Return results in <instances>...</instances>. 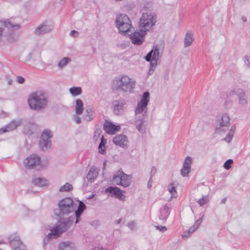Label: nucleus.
<instances>
[{
  "mask_svg": "<svg viewBox=\"0 0 250 250\" xmlns=\"http://www.w3.org/2000/svg\"><path fill=\"white\" fill-rule=\"evenodd\" d=\"M230 126V118L227 114H223L220 118L217 119L214 133L216 134H224L227 131L229 130L228 133L226 137L222 140L229 143L231 142L236 129V125H233L229 129Z\"/></svg>",
  "mask_w": 250,
  "mask_h": 250,
  "instance_id": "nucleus-1",
  "label": "nucleus"
},
{
  "mask_svg": "<svg viewBox=\"0 0 250 250\" xmlns=\"http://www.w3.org/2000/svg\"><path fill=\"white\" fill-rule=\"evenodd\" d=\"M83 211L80 210L78 208L75 211V215L72 218L70 217L67 222L59 221L58 224L50 230V232L47 234L46 238L43 241V245H46L45 240H50L52 238H56L60 236L63 232L65 231L68 228L70 224V222H73L76 217L75 223H77L79 221V218Z\"/></svg>",
  "mask_w": 250,
  "mask_h": 250,
  "instance_id": "nucleus-2",
  "label": "nucleus"
},
{
  "mask_svg": "<svg viewBox=\"0 0 250 250\" xmlns=\"http://www.w3.org/2000/svg\"><path fill=\"white\" fill-rule=\"evenodd\" d=\"M135 82L127 76L115 78L112 82L113 90L131 93L135 87Z\"/></svg>",
  "mask_w": 250,
  "mask_h": 250,
  "instance_id": "nucleus-3",
  "label": "nucleus"
},
{
  "mask_svg": "<svg viewBox=\"0 0 250 250\" xmlns=\"http://www.w3.org/2000/svg\"><path fill=\"white\" fill-rule=\"evenodd\" d=\"M28 103L31 109L40 110L45 108L47 100L42 92L36 91L29 95Z\"/></svg>",
  "mask_w": 250,
  "mask_h": 250,
  "instance_id": "nucleus-4",
  "label": "nucleus"
},
{
  "mask_svg": "<svg viewBox=\"0 0 250 250\" xmlns=\"http://www.w3.org/2000/svg\"><path fill=\"white\" fill-rule=\"evenodd\" d=\"M58 206V209L54 210V214L60 218L68 215L73 212L75 209L73 201L69 197H65L60 200Z\"/></svg>",
  "mask_w": 250,
  "mask_h": 250,
  "instance_id": "nucleus-5",
  "label": "nucleus"
},
{
  "mask_svg": "<svg viewBox=\"0 0 250 250\" xmlns=\"http://www.w3.org/2000/svg\"><path fill=\"white\" fill-rule=\"evenodd\" d=\"M156 16L152 14L146 13L142 14L140 18L138 27L141 32H147L155 25Z\"/></svg>",
  "mask_w": 250,
  "mask_h": 250,
  "instance_id": "nucleus-6",
  "label": "nucleus"
},
{
  "mask_svg": "<svg viewBox=\"0 0 250 250\" xmlns=\"http://www.w3.org/2000/svg\"><path fill=\"white\" fill-rule=\"evenodd\" d=\"M131 21L126 15L121 14L117 16L115 23L119 32L123 35H129L130 29L132 28Z\"/></svg>",
  "mask_w": 250,
  "mask_h": 250,
  "instance_id": "nucleus-7",
  "label": "nucleus"
},
{
  "mask_svg": "<svg viewBox=\"0 0 250 250\" xmlns=\"http://www.w3.org/2000/svg\"><path fill=\"white\" fill-rule=\"evenodd\" d=\"M131 177L129 175L125 173L122 169L115 173L113 177V182L116 185L127 188L131 184Z\"/></svg>",
  "mask_w": 250,
  "mask_h": 250,
  "instance_id": "nucleus-8",
  "label": "nucleus"
},
{
  "mask_svg": "<svg viewBox=\"0 0 250 250\" xmlns=\"http://www.w3.org/2000/svg\"><path fill=\"white\" fill-rule=\"evenodd\" d=\"M52 137L53 133L49 129H46L42 132L39 144L41 150L45 151L51 147Z\"/></svg>",
  "mask_w": 250,
  "mask_h": 250,
  "instance_id": "nucleus-9",
  "label": "nucleus"
},
{
  "mask_svg": "<svg viewBox=\"0 0 250 250\" xmlns=\"http://www.w3.org/2000/svg\"><path fill=\"white\" fill-rule=\"evenodd\" d=\"M26 157L23 160V164L26 168H34L37 167H42L47 165V160L46 157Z\"/></svg>",
  "mask_w": 250,
  "mask_h": 250,
  "instance_id": "nucleus-10",
  "label": "nucleus"
},
{
  "mask_svg": "<svg viewBox=\"0 0 250 250\" xmlns=\"http://www.w3.org/2000/svg\"><path fill=\"white\" fill-rule=\"evenodd\" d=\"M146 32L141 31H135L131 34H129L130 36V40L133 44L140 45L144 42V38L146 34Z\"/></svg>",
  "mask_w": 250,
  "mask_h": 250,
  "instance_id": "nucleus-11",
  "label": "nucleus"
},
{
  "mask_svg": "<svg viewBox=\"0 0 250 250\" xmlns=\"http://www.w3.org/2000/svg\"><path fill=\"white\" fill-rule=\"evenodd\" d=\"M105 192L120 200L124 201L125 199V196L123 194L124 191L117 187H109L105 189Z\"/></svg>",
  "mask_w": 250,
  "mask_h": 250,
  "instance_id": "nucleus-12",
  "label": "nucleus"
},
{
  "mask_svg": "<svg viewBox=\"0 0 250 250\" xmlns=\"http://www.w3.org/2000/svg\"><path fill=\"white\" fill-rule=\"evenodd\" d=\"M53 29V26L44 22L39 25L35 29V34L37 35H43L50 32Z\"/></svg>",
  "mask_w": 250,
  "mask_h": 250,
  "instance_id": "nucleus-13",
  "label": "nucleus"
},
{
  "mask_svg": "<svg viewBox=\"0 0 250 250\" xmlns=\"http://www.w3.org/2000/svg\"><path fill=\"white\" fill-rule=\"evenodd\" d=\"M126 102L124 99L115 100L112 102L113 111L116 115H120L125 108Z\"/></svg>",
  "mask_w": 250,
  "mask_h": 250,
  "instance_id": "nucleus-14",
  "label": "nucleus"
},
{
  "mask_svg": "<svg viewBox=\"0 0 250 250\" xmlns=\"http://www.w3.org/2000/svg\"><path fill=\"white\" fill-rule=\"evenodd\" d=\"M191 157H186L180 171L183 177H187L191 169Z\"/></svg>",
  "mask_w": 250,
  "mask_h": 250,
  "instance_id": "nucleus-15",
  "label": "nucleus"
},
{
  "mask_svg": "<svg viewBox=\"0 0 250 250\" xmlns=\"http://www.w3.org/2000/svg\"><path fill=\"white\" fill-rule=\"evenodd\" d=\"M171 211L170 204H166L163 206L159 210V219L162 221H166L168 218Z\"/></svg>",
  "mask_w": 250,
  "mask_h": 250,
  "instance_id": "nucleus-16",
  "label": "nucleus"
},
{
  "mask_svg": "<svg viewBox=\"0 0 250 250\" xmlns=\"http://www.w3.org/2000/svg\"><path fill=\"white\" fill-rule=\"evenodd\" d=\"M113 142L116 145L124 147L128 144L127 137L123 134L117 135L113 138Z\"/></svg>",
  "mask_w": 250,
  "mask_h": 250,
  "instance_id": "nucleus-17",
  "label": "nucleus"
},
{
  "mask_svg": "<svg viewBox=\"0 0 250 250\" xmlns=\"http://www.w3.org/2000/svg\"><path fill=\"white\" fill-rule=\"evenodd\" d=\"M21 124V120H13L5 128L0 129V134L15 129Z\"/></svg>",
  "mask_w": 250,
  "mask_h": 250,
  "instance_id": "nucleus-18",
  "label": "nucleus"
},
{
  "mask_svg": "<svg viewBox=\"0 0 250 250\" xmlns=\"http://www.w3.org/2000/svg\"><path fill=\"white\" fill-rule=\"evenodd\" d=\"M59 250H77L75 244L70 241H63L59 245Z\"/></svg>",
  "mask_w": 250,
  "mask_h": 250,
  "instance_id": "nucleus-19",
  "label": "nucleus"
},
{
  "mask_svg": "<svg viewBox=\"0 0 250 250\" xmlns=\"http://www.w3.org/2000/svg\"><path fill=\"white\" fill-rule=\"evenodd\" d=\"M120 129L119 125H115L112 123L106 121L104 125V129L108 134H114Z\"/></svg>",
  "mask_w": 250,
  "mask_h": 250,
  "instance_id": "nucleus-20",
  "label": "nucleus"
},
{
  "mask_svg": "<svg viewBox=\"0 0 250 250\" xmlns=\"http://www.w3.org/2000/svg\"><path fill=\"white\" fill-rule=\"evenodd\" d=\"M20 27L19 24H14L9 21H0V42L1 41L2 33L5 27L8 28H13L14 29H18Z\"/></svg>",
  "mask_w": 250,
  "mask_h": 250,
  "instance_id": "nucleus-21",
  "label": "nucleus"
},
{
  "mask_svg": "<svg viewBox=\"0 0 250 250\" xmlns=\"http://www.w3.org/2000/svg\"><path fill=\"white\" fill-rule=\"evenodd\" d=\"M12 250H26L24 244L18 238H15L10 241Z\"/></svg>",
  "mask_w": 250,
  "mask_h": 250,
  "instance_id": "nucleus-22",
  "label": "nucleus"
},
{
  "mask_svg": "<svg viewBox=\"0 0 250 250\" xmlns=\"http://www.w3.org/2000/svg\"><path fill=\"white\" fill-rule=\"evenodd\" d=\"M33 184L40 187H47L49 185V181L48 180L43 177H37L33 180Z\"/></svg>",
  "mask_w": 250,
  "mask_h": 250,
  "instance_id": "nucleus-23",
  "label": "nucleus"
},
{
  "mask_svg": "<svg viewBox=\"0 0 250 250\" xmlns=\"http://www.w3.org/2000/svg\"><path fill=\"white\" fill-rule=\"evenodd\" d=\"M36 128V124L33 122H28L24 126L23 132L24 134L31 135Z\"/></svg>",
  "mask_w": 250,
  "mask_h": 250,
  "instance_id": "nucleus-24",
  "label": "nucleus"
},
{
  "mask_svg": "<svg viewBox=\"0 0 250 250\" xmlns=\"http://www.w3.org/2000/svg\"><path fill=\"white\" fill-rule=\"evenodd\" d=\"M98 174V170L97 168L92 167L86 175V178L90 182L92 183L94 181L97 177Z\"/></svg>",
  "mask_w": 250,
  "mask_h": 250,
  "instance_id": "nucleus-25",
  "label": "nucleus"
},
{
  "mask_svg": "<svg viewBox=\"0 0 250 250\" xmlns=\"http://www.w3.org/2000/svg\"><path fill=\"white\" fill-rule=\"evenodd\" d=\"M177 186V183L175 181L171 182L168 186L167 189L170 193L171 196L170 197V200L172 197H176L177 196V192L176 188Z\"/></svg>",
  "mask_w": 250,
  "mask_h": 250,
  "instance_id": "nucleus-26",
  "label": "nucleus"
},
{
  "mask_svg": "<svg viewBox=\"0 0 250 250\" xmlns=\"http://www.w3.org/2000/svg\"><path fill=\"white\" fill-rule=\"evenodd\" d=\"M85 114L84 116V119L87 121H91L94 117V111L92 107H87L85 110Z\"/></svg>",
  "mask_w": 250,
  "mask_h": 250,
  "instance_id": "nucleus-27",
  "label": "nucleus"
},
{
  "mask_svg": "<svg viewBox=\"0 0 250 250\" xmlns=\"http://www.w3.org/2000/svg\"><path fill=\"white\" fill-rule=\"evenodd\" d=\"M193 42V35L190 32H188L186 34L184 38V47H187L191 45Z\"/></svg>",
  "mask_w": 250,
  "mask_h": 250,
  "instance_id": "nucleus-28",
  "label": "nucleus"
},
{
  "mask_svg": "<svg viewBox=\"0 0 250 250\" xmlns=\"http://www.w3.org/2000/svg\"><path fill=\"white\" fill-rule=\"evenodd\" d=\"M147 105V104L139 102L138 103L137 106L135 111V114H139L144 111V114H145L146 112V110L145 111V109L146 108ZM144 115L145 114H144L143 116H144Z\"/></svg>",
  "mask_w": 250,
  "mask_h": 250,
  "instance_id": "nucleus-29",
  "label": "nucleus"
},
{
  "mask_svg": "<svg viewBox=\"0 0 250 250\" xmlns=\"http://www.w3.org/2000/svg\"><path fill=\"white\" fill-rule=\"evenodd\" d=\"M76 113L77 114H82L83 109V104L81 99H77L76 102Z\"/></svg>",
  "mask_w": 250,
  "mask_h": 250,
  "instance_id": "nucleus-30",
  "label": "nucleus"
},
{
  "mask_svg": "<svg viewBox=\"0 0 250 250\" xmlns=\"http://www.w3.org/2000/svg\"><path fill=\"white\" fill-rule=\"evenodd\" d=\"M237 97L239 100V104L241 105H244L247 103V98L244 92H240L237 94Z\"/></svg>",
  "mask_w": 250,
  "mask_h": 250,
  "instance_id": "nucleus-31",
  "label": "nucleus"
},
{
  "mask_svg": "<svg viewBox=\"0 0 250 250\" xmlns=\"http://www.w3.org/2000/svg\"><path fill=\"white\" fill-rule=\"evenodd\" d=\"M69 92L74 96L79 95L82 93V89L80 87H72L69 88Z\"/></svg>",
  "mask_w": 250,
  "mask_h": 250,
  "instance_id": "nucleus-32",
  "label": "nucleus"
},
{
  "mask_svg": "<svg viewBox=\"0 0 250 250\" xmlns=\"http://www.w3.org/2000/svg\"><path fill=\"white\" fill-rule=\"evenodd\" d=\"M202 218L198 219L195 223L188 229V232H189L190 234L197 229L202 222Z\"/></svg>",
  "mask_w": 250,
  "mask_h": 250,
  "instance_id": "nucleus-33",
  "label": "nucleus"
},
{
  "mask_svg": "<svg viewBox=\"0 0 250 250\" xmlns=\"http://www.w3.org/2000/svg\"><path fill=\"white\" fill-rule=\"evenodd\" d=\"M106 143V140L104 139V136H102L101 142L99 145V151L101 154H104L105 149V145Z\"/></svg>",
  "mask_w": 250,
  "mask_h": 250,
  "instance_id": "nucleus-34",
  "label": "nucleus"
},
{
  "mask_svg": "<svg viewBox=\"0 0 250 250\" xmlns=\"http://www.w3.org/2000/svg\"><path fill=\"white\" fill-rule=\"evenodd\" d=\"M73 188L72 185L68 183H66L64 185L61 186L59 188V191L61 192H68Z\"/></svg>",
  "mask_w": 250,
  "mask_h": 250,
  "instance_id": "nucleus-35",
  "label": "nucleus"
},
{
  "mask_svg": "<svg viewBox=\"0 0 250 250\" xmlns=\"http://www.w3.org/2000/svg\"><path fill=\"white\" fill-rule=\"evenodd\" d=\"M209 201V196L208 195H203L202 197L199 199L197 201L198 204L200 206H203L206 204H207Z\"/></svg>",
  "mask_w": 250,
  "mask_h": 250,
  "instance_id": "nucleus-36",
  "label": "nucleus"
},
{
  "mask_svg": "<svg viewBox=\"0 0 250 250\" xmlns=\"http://www.w3.org/2000/svg\"><path fill=\"white\" fill-rule=\"evenodd\" d=\"M144 123V118L140 119H137L135 121V125L137 129L140 132H142L143 131V129L142 128V126Z\"/></svg>",
  "mask_w": 250,
  "mask_h": 250,
  "instance_id": "nucleus-37",
  "label": "nucleus"
},
{
  "mask_svg": "<svg viewBox=\"0 0 250 250\" xmlns=\"http://www.w3.org/2000/svg\"><path fill=\"white\" fill-rule=\"evenodd\" d=\"M70 61V58L68 57L63 58L59 62L58 65L60 68H62L66 66Z\"/></svg>",
  "mask_w": 250,
  "mask_h": 250,
  "instance_id": "nucleus-38",
  "label": "nucleus"
},
{
  "mask_svg": "<svg viewBox=\"0 0 250 250\" xmlns=\"http://www.w3.org/2000/svg\"><path fill=\"white\" fill-rule=\"evenodd\" d=\"M149 101V93L148 91H146L143 93V97L140 102L148 104Z\"/></svg>",
  "mask_w": 250,
  "mask_h": 250,
  "instance_id": "nucleus-39",
  "label": "nucleus"
},
{
  "mask_svg": "<svg viewBox=\"0 0 250 250\" xmlns=\"http://www.w3.org/2000/svg\"><path fill=\"white\" fill-rule=\"evenodd\" d=\"M152 49H153V52L152 53L153 55L152 60L158 61L159 59V49L156 46H154Z\"/></svg>",
  "mask_w": 250,
  "mask_h": 250,
  "instance_id": "nucleus-40",
  "label": "nucleus"
},
{
  "mask_svg": "<svg viewBox=\"0 0 250 250\" xmlns=\"http://www.w3.org/2000/svg\"><path fill=\"white\" fill-rule=\"evenodd\" d=\"M233 164V160L232 159H228L224 164V167L229 170L231 167V165Z\"/></svg>",
  "mask_w": 250,
  "mask_h": 250,
  "instance_id": "nucleus-41",
  "label": "nucleus"
},
{
  "mask_svg": "<svg viewBox=\"0 0 250 250\" xmlns=\"http://www.w3.org/2000/svg\"><path fill=\"white\" fill-rule=\"evenodd\" d=\"M153 49H152L151 51H150L147 54V55L145 56V60L147 61V62H151L152 61V55H153Z\"/></svg>",
  "mask_w": 250,
  "mask_h": 250,
  "instance_id": "nucleus-42",
  "label": "nucleus"
},
{
  "mask_svg": "<svg viewBox=\"0 0 250 250\" xmlns=\"http://www.w3.org/2000/svg\"><path fill=\"white\" fill-rule=\"evenodd\" d=\"M128 227L132 230L135 229L136 228V223L134 221H131L127 223Z\"/></svg>",
  "mask_w": 250,
  "mask_h": 250,
  "instance_id": "nucleus-43",
  "label": "nucleus"
},
{
  "mask_svg": "<svg viewBox=\"0 0 250 250\" xmlns=\"http://www.w3.org/2000/svg\"><path fill=\"white\" fill-rule=\"evenodd\" d=\"M101 133V130L100 129H99V128L96 129L95 131L93 138L94 139H97L99 137Z\"/></svg>",
  "mask_w": 250,
  "mask_h": 250,
  "instance_id": "nucleus-44",
  "label": "nucleus"
},
{
  "mask_svg": "<svg viewBox=\"0 0 250 250\" xmlns=\"http://www.w3.org/2000/svg\"><path fill=\"white\" fill-rule=\"evenodd\" d=\"M155 228H156V229H157L162 232H164L167 230V228L165 226H156Z\"/></svg>",
  "mask_w": 250,
  "mask_h": 250,
  "instance_id": "nucleus-45",
  "label": "nucleus"
},
{
  "mask_svg": "<svg viewBox=\"0 0 250 250\" xmlns=\"http://www.w3.org/2000/svg\"><path fill=\"white\" fill-rule=\"evenodd\" d=\"M157 61H154L152 60L150 62V68L153 69L154 70L155 69V68L157 65Z\"/></svg>",
  "mask_w": 250,
  "mask_h": 250,
  "instance_id": "nucleus-46",
  "label": "nucleus"
},
{
  "mask_svg": "<svg viewBox=\"0 0 250 250\" xmlns=\"http://www.w3.org/2000/svg\"><path fill=\"white\" fill-rule=\"evenodd\" d=\"M79 35V32L76 30H72L70 33V35L74 38L78 37Z\"/></svg>",
  "mask_w": 250,
  "mask_h": 250,
  "instance_id": "nucleus-47",
  "label": "nucleus"
},
{
  "mask_svg": "<svg viewBox=\"0 0 250 250\" xmlns=\"http://www.w3.org/2000/svg\"><path fill=\"white\" fill-rule=\"evenodd\" d=\"M17 81L18 82V83H20V84H22V83H23L24 81H25V79L24 78L21 77V76H17Z\"/></svg>",
  "mask_w": 250,
  "mask_h": 250,
  "instance_id": "nucleus-48",
  "label": "nucleus"
},
{
  "mask_svg": "<svg viewBox=\"0 0 250 250\" xmlns=\"http://www.w3.org/2000/svg\"><path fill=\"white\" fill-rule=\"evenodd\" d=\"M85 205L82 201L79 202V207L78 208L80 209V210H82L83 211L85 208Z\"/></svg>",
  "mask_w": 250,
  "mask_h": 250,
  "instance_id": "nucleus-49",
  "label": "nucleus"
},
{
  "mask_svg": "<svg viewBox=\"0 0 250 250\" xmlns=\"http://www.w3.org/2000/svg\"><path fill=\"white\" fill-rule=\"evenodd\" d=\"M156 172V169L155 167H152L151 169L150 174L152 177Z\"/></svg>",
  "mask_w": 250,
  "mask_h": 250,
  "instance_id": "nucleus-50",
  "label": "nucleus"
},
{
  "mask_svg": "<svg viewBox=\"0 0 250 250\" xmlns=\"http://www.w3.org/2000/svg\"><path fill=\"white\" fill-rule=\"evenodd\" d=\"M74 120L78 124H80L81 122V118L79 116H75L74 117Z\"/></svg>",
  "mask_w": 250,
  "mask_h": 250,
  "instance_id": "nucleus-51",
  "label": "nucleus"
},
{
  "mask_svg": "<svg viewBox=\"0 0 250 250\" xmlns=\"http://www.w3.org/2000/svg\"><path fill=\"white\" fill-rule=\"evenodd\" d=\"M190 235V234L189 232H188V230L187 231H185L183 235H182V237H186V238H188V236H189Z\"/></svg>",
  "mask_w": 250,
  "mask_h": 250,
  "instance_id": "nucleus-52",
  "label": "nucleus"
},
{
  "mask_svg": "<svg viewBox=\"0 0 250 250\" xmlns=\"http://www.w3.org/2000/svg\"><path fill=\"white\" fill-rule=\"evenodd\" d=\"M91 250H106V249L101 247H95L91 249Z\"/></svg>",
  "mask_w": 250,
  "mask_h": 250,
  "instance_id": "nucleus-53",
  "label": "nucleus"
},
{
  "mask_svg": "<svg viewBox=\"0 0 250 250\" xmlns=\"http://www.w3.org/2000/svg\"><path fill=\"white\" fill-rule=\"evenodd\" d=\"M245 61H247L249 63V64L250 65V57L246 56L245 57Z\"/></svg>",
  "mask_w": 250,
  "mask_h": 250,
  "instance_id": "nucleus-54",
  "label": "nucleus"
},
{
  "mask_svg": "<svg viewBox=\"0 0 250 250\" xmlns=\"http://www.w3.org/2000/svg\"><path fill=\"white\" fill-rule=\"evenodd\" d=\"M152 178L151 177L148 182V184H147V187L148 188L151 187V183H152Z\"/></svg>",
  "mask_w": 250,
  "mask_h": 250,
  "instance_id": "nucleus-55",
  "label": "nucleus"
},
{
  "mask_svg": "<svg viewBox=\"0 0 250 250\" xmlns=\"http://www.w3.org/2000/svg\"><path fill=\"white\" fill-rule=\"evenodd\" d=\"M154 71V69H151V68H149V71H148V75H152V73H153Z\"/></svg>",
  "mask_w": 250,
  "mask_h": 250,
  "instance_id": "nucleus-56",
  "label": "nucleus"
},
{
  "mask_svg": "<svg viewBox=\"0 0 250 250\" xmlns=\"http://www.w3.org/2000/svg\"><path fill=\"white\" fill-rule=\"evenodd\" d=\"M241 19L244 22H246L247 21V18L245 16H242Z\"/></svg>",
  "mask_w": 250,
  "mask_h": 250,
  "instance_id": "nucleus-57",
  "label": "nucleus"
},
{
  "mask_svg": "<svg viewBox=\"0 0 250 250\" xmlns=\"http://www.w3.org/2000/svg\"><path fill=\"white\" fill-rule=\"evenodd\" d=\"M122 221V220L121 219L118 220L117 221H116V223L117 224H119Z\"/></svg>",
  "mask_w": 250,
  "mask_h": 250,
  "instance_id": "nucleus-58",
  "label": "nucleus"
},
{
  "mask_svg": "<svg viewBox=\"0 0 250 250\" xmlns=\"http://www.w3.org/2000/svg\"><path fill=\"white\" fill-rule=\"evenodd\" d=\"M30 156H35V157H36V156H39L38 155H36V154H32L31 155H30Z\"/></svg>",
  "mask_w": 250,
  "mask_h": 250,
  "instance_id": "nucleus-59",
  "label": "nucleus"
},
{
  "mask_svg": "<svg viewBox=\"0 0 250 250\" xmlns=\"http://www.w3.org/2000/svg\"><path fill=\"white\" fill-rule=\"evenodd\" d=\"M105 166V162H104V168Z\"/></svg>",
  "mask_w": 250,
  "mask_h": 250,
  "instance_id": "nucleus-60",
  "label": "nucleus"
},
{
  "mask_svg": "<svg viewBox=\"0 0 250 250\" xmlns=\"http://www.w3.org/2000/svg\"><path fill=\"white\" fill-rule=\"evenodd\" d=\"M231 93L232 94H234L235 93L234 91H231Z\"/></svg>",
  "mask_w": 250,
  "mask_h": 250,
  "instance_id": "nucleus-61",
  "label": "nucleus"
},
{
  "mask_svg": "<svg viewBox=\"0 0 250 250\" xmlns=\"http://www.w3.org/2000/svg\"><path fill=\"white\" fill-rule=\"evenodd\" d=\"M0 250H2L1 249H0Z\"/></svg>",
  "mask_w": 250,
  "mask_h": 250,
  "instance_id": "nucleus-62",
  "label": "nucleus"
}]
</instances>
